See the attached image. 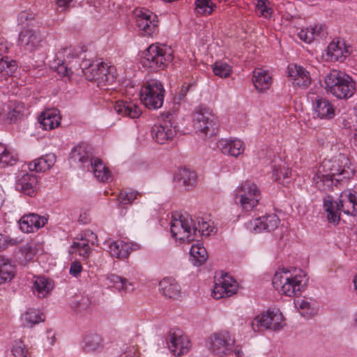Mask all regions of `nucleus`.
<instances>
[{"label":"nucleus","mask_w":357,"mask_h":357,"mask_svg":"<svg viewBox=\"0 0 357 357\" xmlns=\"http://www.w3.org/2000/svg\"><path fill=\"white\" fill-rule=\"evenodd\" d=\"M353 175L349 158L339 153L331 159H325L313 176V182L322 191L333 190V186Z\"/></svg>","instance_id":"f257e3e1"},{"label":"nucleus","mask_w":357,"mask_h":357,"mask_svg":"<svg viewBox=\"0 0 357 357\" xmlns=\"http://www.w3.org/2000/svg\"><path fill=\"white\" fill-rule=\"evenodd\" d=\"M324 82L326 91L338 99H348L356 91V84L351 77L337 70L328 73Z\"/></svg>","instance_id":"f03ea898"},{"label":"nucleus","mask_w":357,"mask_h":357,"mask_svg":"<svg viewBox=\"0 0 357 357\" xmlns=\"http://www.w3.org/2000/svg\"><path fill=\"white\" fill-rule=\"evenodd\" d=\"M173 50L166 45L152 44L144 52L142 63L153 70L164 69L173 61Z\"/></svg>","instance_id":"7ed1b4c3"},{"label":"nucleus","mask_w":357,"mask_h":357,"mask_svg":"<svg viewBox=\"0 0 357 357\" xmlns=\"http://www.w3.org/2000/svg\"><path fill=\"white\" fill-rule=\"evenodd\" d=\"M197 226L188 213L172 216L170 231L172 237L180 241L190 243L196 239Z\"/></svg>","instance_id":"20e7f679"},{"label":"nucleus","mask_w":357,"mask_h":357,"mask_svg":"<svg viewBox=\"0 0 357 357\" xmlns=\"http://www.w3.org/2000/svg\"><path fill=\"white\" fill-rule=\"evenodd\" d=\"M303 278L300 275H293L289 271L276 272L273 278V285L282 294L294 296L300 294L303 288Z\"/></svg>","instance_id":"39448f33"},{"label":"nucleus","mask_w":357,"mask_h":357,"mask_svg":"<svg viewBox=\"0 0 357 357\" xmlns=\"http://www.w3.org/2000/svg\"><path fill=\"white\" fill-rule=\"evenodd\" d=\"M84 76L88 80L97 82L98 86L105 90L110 89L116 80L115 68L102 61L92 64Z\"/></svg>","instance_id":"423d86ee"},{"label":"nucleus","mask_w":357,"mask_h":357,"mask_svg":"<svg viewBox=\"0 0 357 357\" xmlns=\"http://www.w3.org/2000/svg\"><path fill=\"white\" fill-rule=\"evenodd\" d=\"M164 92L165 90L161 82L151 80L142 87L140 99L147 108L158 109L163 104Z\"/></svg>","instance_id":"0eeeda50"},{"label":"nucleus","mask_w":357,"mask_h":357,"mask_svg":"<svg viewBox=\"0 0 357 357\" xmlns=\"http://www.w3.org/2000/svg\"><path fill=\"white\" fill-rule=\"evenodd\" d=\"M209 350L220 357L233 353L235 339L228 331L215 333L208 338Z\"/></svg>","instance_id":"6e6552de"},{"label":"nucleus","mask_w":357,"mask_h":357,"mask_svg":"<svg viewBox=\"0 0 357 357\" xmlns=\"http://www.w3.org/2000/svg\"><path fill=\"white\" fill-rule=\"evenodd\" d=\"M284 326V318L279 310H268L257 316L251 322L254 331H261L264 329L278 331Z\"/></svg>","instance_id":"1a4fd4ad"},{"label":"nucleus","mask_w":357,"mask_h":357,"mask_svg":"<svg viewBox=\"0 0 357 357\" xmlns=\"http://www.w3.org/2000/svg\"><path fill=\"white\" fill-rule=\"evenodd\" d=\"M194 127L204 137L215 133L217 123L212 111L208 107H199L193 114Z\"/></svg>","instance_id":"9d476101"},{"label":"nucleus","mask_w":357,"mask_h":357,"mask_svg":"<svg viewBox=\"0 0 357 357\" xmlns=\"http://www.w3.org/2000/svg\"><path fill=\"white\" fill-rule=\"evenodd\" d=\"M238 198L243 209L249 211L258 204L261 192L255 183L247 181L238 188L236 195Z\"/></svg>","instance_id":"9b49d317"},{"label":"nucleus","mask_w":357,"mask_h":357,"mask_svg":"<svg viewBox=\"0 0 357 357\" xmlns=\"http://www.w3.org/2000/svg\"><path fill=\"white\" fill-rule=\"evenodd\" d=\"M165 341L169 351L175 356L187 354L191 347L188 337L178 328L169 330L165 337Z\"/></svg>","instance_id":"f8f14e48"},{"label":"nucleus","mask_w":357,"mask_h":357,"mask_svg":"<svg viewBox=\"0 0 357 357\" xmlns=\"http://www.w3.org/2000/svg\"><path fill=\"white\" fill-rule=\"evenodd\" d=\"M44 33L36 28L23 29L19 33L17 44L24 51L35 52L42 46Z\"/></svg>","instance_id":"ddd939ff"},{"label":"nucleus","mask_w":357,"mask_h":357,"mask_svg":"<svg viewBox=\"0 0 357 357\" xmlns=\"http://www.w3.org/2000/svg\"><path fill=\"white\" fill-rule=\"evenodd\" d=\"M136 16L137 26L142 35L150 36L158 32V20L155 14L142 8L137 11Z\"/></svg>","instance_id":"4468645a"},{"label":"nucleus","mask_w":357,"mask_h":357,"mask_svg":"<svg viewBox=\"0 0 357 357\" xmlns=\"http://www.w3.org/2000/svg\"><path fill=\"white\" fill-rule=\"evenodd\" d=\"M176 128L171 115H167L162 123L152 127L151 135L157 143L165 144L173 139L176 132Z\"/></svg>","instance_id":"2eb2a0df"},{"label":"nucleus","mask_w":357,"mask_h":357,"mask_svg":"<svg viewBox=\"0 0 357 357\" xmlns=\"http://www.w3.org/2000/svg\"><path fill=\"white\" fill-rule=\"evenodd\" d=\"M279 223L280 219L275 214H267L248 221L245 226L252 232L260 233L262 231H274Z\"/></svg>","instance_id":"dca6fc26"},{"label":"nucleus","mask_w":357,"mask_h":357,"mask_svg":"<svg viewBox=\"0 0 357 357\" xmlns=\"http://www.w3.org/2000/svg\"><path fill=\"white\" fill-rule=\"evenodd\" d=\"M93 158L91 146L84 143L75 146L70 153V161L84 169H89V163Z\"/></svg>","instance_id":"f3484780"},{"label":"nucleus","mask_w":357,"mask_h":357,"mask_svg":"<svg viewBox=\"0 0 357 357\" xmlns=\"http://www.w3.org/2000/svg\"><path fill=\"white\" fill-rule=\"evenodd\" d=\"M237 291V282L231 276L225 274L214 284L212 296L215 299L229 297Z\"/></svg>","instance_id":"a211bd4d"},{"label":"nucleus","mask_w":357,"mask_h":357,"mask_svg":"<svg viewBox=\"0 0 357 357\" xmlns=\"http://www.w3.org/2000/svg\"><path fill=\"white\" fill-rule=\"evenodd\" d=\"M15 188L26 195L35 196L39 188L37 177L33 174L19 175L16 181Z\"/></svg>","instance_id":"6ab92c4d"},{"label":"nucleus","mask_w":357,"mask_h":357,"mask_svg":"<svg viewBox=\"0 0 357 357\" xmlns=\"http://www.w3.org/2000/svg\"><path fill=\"white\" fill-rule=\"evenodd\" d=\"M288 76L294 86L307 87L311 83L309 72L296 64H289L287 67Z\"/></svg>","instance_id":"aec40b11"},{"label":"nucleus","mask_w":357,"mask_h":357,"mask_svg":"<svg viewBox=\"0 0 357 357\" xmlns=\"http://www.w3.org/2000/svg\"><path fill=\"white\" fill-rule=\"evenodd\" d=\"M62 55L64 59L63 60H59L56 70L61 76L70 79L71 75L75 73V66L70 61V58L73 57L74 53L71 47H66L57 53V59H59Z\"/></svg>","instance_id":"412c9836"},{"label":"nucleus","mask_w":357,"mask_h":357,"mask_svg":"<svg viewBox=\"0 0 357 357\" xmlns=\"http://www.w3.org/2000/svg\"><path fill=\"white\" fill-rule=\"evenodd\" d=\"M312 102L313 114L316 116L325 119L335 116L334 106L328 99L317 96Z\"/></svg>","instance_id":"4be33fe9"},{"label":"nucleus","mask_w":357,"mask_h":357,"mask_svg":"<svg viewBox=\"0 0 357 357\" xmlns=\"http://www.w3.org/2000/svg\"><path fill=\"white\" fill-rule=\"evenodd\" d=\"M47 219L36 213L23 215L20 222V228L24 233H31L44 227Z\"/></svg>","instance_id":"5701e85b"},{"label":"nucleus","mask_w":357,"mask_h":357,"mask_svg":"<svg viewBox=\"0 0 357 357\" xmlns=\"http://www.w3.org/2000/svg\"><path fill=\"white\" fill-rule=\"evenodd\" d=\"M97 241V236L91 231H86L81 234V238L75 241L72 245L79 252V255L84 258L88 257L91 252V245Z\"/></svg>","instance_id":"b1692460"},{"label":"nucleus","mask_w":357,"mask_h":357,"mask_svg":"<svg viewBox=\"0 0 357 357\" xmlns=\"http://www.w3.org/2000/svg\"><path fill=\"white\" fill-rule=\"evenodd\" d=\"M218 148L224 154L238 157L244 152L245 146L240 139H221L217 142Z\"/></svg>","instance_id":"393cba45"},{"label":"nucleus","mask_w":357,"mask_h":357,"mask_svg":"<svg viewBox=\"0 0 357 357\" xmlns=\"http://www.w3.org/2000/svg\"><path fill=\"white\" fill-rule=\"evenodd\" d=\"M351 53V47L340 40H333L327 47V55L331 60L342 62Z\"/></svg>","instance_id":"a878e982"},{"label":"nucleus","mask_w":357,"mask_h":357,"mask_svg":"<svg viewBox=\"0 0 357 357\" xmlns=\"http://www.w3.org/2000/svg\"><path fill=\"white\" fill-rule=\"evenodd\" d=\"M114 109L119 115L131 119H137L142 114L139 106L132 101L118 100L115 102Z\"/></svg>","instance_id":"bb28decb"},{"label":"nucleus","mask_w":357,"mask_h":357,"mask_svg":"<svg viewBox=\"0 0 357 357\" xmlns=\"http://www.w3.org/2000/svg\"><path fill=\"white\" fill-rule=\"evenodd\" d=\"M60 112L57 109H49L44 111L40 117V123L44 130H52L61 123Z\"/></svg>","instance_id":"cd10ccee"},{"label":"nucleus","mask_w":357,"mask_h":357,"mask_svg":"<svg viewBox=\"0 0 357 357\" xmlns=\"http://www.w3.org/2000/svg\"><path fill=\"white\" fill-rule=\"evenodd\" d=\"M340 209L347 215H354L357 213V196L350 191H344L339 197Z\"/></svg>","instance_id":"c85d7f7f"},{"label":"nucleus","mask_w":357,"mask_h":357,"mask_svg":"<svg viewBox=\"0 0 357 357\" xmlns=\"http://www.w3.org/2000/svg\"><path fill=\"white\" fill-rule=\"evenodd\" d=\"M86 170L92 172L101 182H108L111 179V172L99 158L94 157L89 163V169Z\"/></svg>","instance_id":"c756f323"},{"label":"nucleus","mask_w":357,"mask_h":357,"mask_svg":"<svg viewBox=\"0 0 357 357\" xmlns=\"http://www.w3.org/2000/svg\"><path fill=\"white\" fill-rule=\"evenodd\" d=\"M108 284L116 289L120 293H127L134 290V284L126 278L116 274H109L106 277Z\"/></svg>","instance_id":"7c9ffc66"},{"label":"nucleus","mask_w":357,"mask_h":357,"mask_svg":"<svg viewBox=\"0 0 357 357\" xmlns=\"http://www.w3.org/2000/svg\"><path fill=\"white\" fill-rule=\"evenodd\" d=\"M162 294L169 298L177 299L181 296V287L175 279L165 278L159 283Z\"/></svg>","instance_id":"2f4dec72"},{"label":"nucleus","mask_w":357,"mask_h":357,"mask_svg":"<svg viewBox=\"0 0 357 357\" xmlns=\"http://www.w3.org/2000/svg\"><path fill=\"white\" fill-rule=\"evenodd\" d=\"M324 208L327 212V218L330 222L338 223L340 220L342 211L340 209V199L334 201L331 196H326L324 199Z\"/></svg>","instance_id":"473e14b6"},{"label":"nucleus","mask_w":357,"mask_h":357,"mask_svg":"<svg viewBox=\"0 0 357 357\" xmlns=\"http://www.w3.org/2000/svg\"><path fill=\"white\" fill-rule=\"evenodd\" d=\"M174 181L179 185L193 187L197 183V175L194 171L187 168H182L175 173Z\"/></svg>","instance_id":"72a5a7b5"},{"label":"nucleus","mask_w":357,"mask_h":357,"mask_svg":"<svg viewBox=\"0 0 357 357\" xmlns=\"http://www.w3.org/2000/svg\"><path fill=\"white\" fill-rule=\"evenodd\" d=\"M253 84L259 91H265L271 86L272 78L267 70L256 68L253 72Z\"/></svg>","instance_id":"f704fd0d"},{"label":"nucleus","mask_w":357,"mask_h":357,"mask_svg":"<svg viewBox=\"0 0 357 357\" xmlns=\"http://www.w3.org/2000/svg\"><path fill=\"white\" fill-rule=\"evenodd\" d=\"M56 162L54 154H46L40 157L28 164V168L30 171L45 172L50 169Z\"/></svg>","instance_id":"c9c22d12"},{"label":"nucleus","mask_w":357,"mask_h":357,"mask_svg":"<svg viewBox=\"0 0 357 357\" xmlns=\"http://www.w3.org/2000/svg\"><path fill=\"white\" fill-rule=\"evenodd\" d=\"M2 112H6V120L9 123H13L23 116L24 106L23 104L4 105L3 108H0V118L3 119H4V116Z\"/></svg>","instance_id":"e433bc0d"},{"label":"nucleus","mask_w":357,"mask_h":357,"mask_svg":"<svg viewBox=\"0 0 357 357\" xmlns=\"http://www.w3.org/2000/svg\"><path fill=\"white\" fill-rule=\"evenodd\" d=\"M131 251V245L122 241H113L109 245L110 255L119 259L127 258Z\"/></svg>","instance_id":"4c0bfd02"},{"label":"nucleus","mask_w":357,"mask_h":357,"mask_svg":"<svg viewBox=\"0 0 357 357\" xmlns=\"http://www.w3.org/2000/svg\"><path fill=\"white\" fill-rule=\"evenodd\" d=\"M15 275V266L10 259L0 255V284L10 282Z\"/></svg>","instance_id":"58836bf2"},{"label":"nucleus","mask_w":357,"mask_h":357,"mask_svg":"<svg viewBox=\"0 0 357 357\" xmlns=\"http://www.w3.org/2000/svg\"><path fill=\"white\" fill-rule=\"evenodd\" d=\"M54 283L52 280L44 277H36L33 282L34 293L40 298L47 297L52 291Z\"/></svg>","instance_id":"ea45409f"},{"label":"nucleus","mask_w":357,"mask_h":357,"mask_svg":"<svg viewBox=\"0 0 357 357\" xmlns=\"http://www.w3.org/2000/svg\"><path fill=\"white\" fill-rule=\"evenodd\" d=\"M324 28L322 26L315 25L310 28L301 29L297 36L301 40L306 43H310L318 37L324 36Z\"/></svg>","instance_id":"a19ab883"},{"label":"nucleus","mask_w":357,"mask_h":357,"mask_svg":"<svg viewBox=\"0 0 357 357\" xmlns=\"http://www.w3.org/2000/svg\"><path fill=\"white\" fill-rule=\"evenodd\" d=\"M84 350L87 353L100 351L104 348V340L98 334L86 335L84 339Z\"/></svg>","instance_id":"79ce46f5"},{"label":"nucleus","mask_w":357,"mask_h":357,"mask_svg":"<svg viewBox=\"0 0 357 357\" xmlns=\"http://www.w3.org/2000/svg\"><path fill=\"white\" fill-rule=\"evenodd\" d=\"M24 326L33 327L45 320V316L39 310L29 308L22 316Z\"/></svg>","instance_id":"37998d69"},{"label":"nucleus","mask_w":357,"mask_h":357,"mask_svg":"<svg viewBox=\"0 0 357 357\" xmlns=\"http://www.w3.org/2000/svg\"><path fill=\"white\" fill-rule=\"evenodd\" d=\"M190 255L194 261V264L198 266L202 265L208 257L206 248L199 243L191 246Z\"/></svg>","instance_id":"c03bdc74"},{"label":"nucleus","mask_w":357,"mask_h":357,"mask_svg":"<svg viewBox=\"0 0 357 357\" xmlns=\"http://www.w3.org/2000/svg\"><path fill=\"white\" fill-rule=\"evenodd\" d=\"M273 175L276 181L288 183L287 180L291 177V170L284 163H281L273 167Z\"/></svg>","instance_id":"a18cd8bd"},{"label":"nucleus","mask_w":357,"mask_h":357,"mask_svg":"<svg viewBox=\"0 0 357 357\" xmlns=\"http://www.w3.org/2000/svg\"><path fill=\"white\" fill-rule=\"evenodd\" d=\"M36 255L34 248L31 244H26L22 246L18 252L17 260L21 265H26L33 260Z\"/></svg>","instance_id":"49530a36"},{"label":"nucleus","mask_w":357,"mask_h":357,"mask_svg":"<svg viewBox=\"0 0 357 357\" xmlns=\"http://www.w3.org/2000/svg\"><path fill=\"white\" fill-rule=\"evenodd\" d=\"M17 20L19 24L24 27L23 29L38 28L40 24L35 19L33 13L26 10L22 11L19 14Z\"/></svg>","instance_id":"de8ad7c7"},{"label":"nucleus","mask_w":357,"mask_h":357,"mask_svg":"<svg viewBox=\"0 0 357 357\" xmlns=\"http://www.w3.org/2000/svg\"><path fill=\"white\" fill-rule=\"evenodd\" d=\"M17 68V63L15 60L8 56L0 59V73L5 78L12 76L15 73Z\"/></svg>","instance_id":"09e8293b"},{"label":"nucleus","mask_w":357,"mask_h":357,"mask_svg":"<svg viewBox=\"0 0 357 357\" xmlns=\"http://www.w3.org/2000/svg\"><path fill=\"white\" fill-rule=\"evenodd\" d=\"M17 158L8 151L3 144H0V167L4 168L7 166H12L15 164Z\"/></svg>","instance_id":"8fccbe9b"},{"label":"nucleus","mask_w":357,"mask_h":357,"mask_svg":"<svg viewBox=\"0 0 357 357\" xmlns=\"http://www.w3.org/2000/svg\"><path fill=\"white\" fill-rule=\"evenodd\" d=\"M213 71L215 75L221 78H226L231 75V68L227 63L218 61L213 66Z\"/></svg>","instance_id":"3c124183"},{"label":"nucleus","mask_w":357,"mask_h":357,"mask_svg":"<svg viewBox=\"0 0 357 357\" xmlns=\"http://www.w3.org/2000/svg\"><path fill=\"white\" fill-rule=\"evenodd\" d=\"M294 304L303 316L311 317L315 313V310L312 307L310 303L305 299H296Z\"/></svg>","instance_id":"603ef678"},{"label":"nucleus","mask_w":357,"mask_h":357,"mask_svg":"<svg viewBox=\"0 0 357 357\" xmlns=\"http://www.w3.org/2000/svg\"><path fill=\"white\" fill-rule=\"evenodd\" d=\"M195 5L197 12L201 15H210L213 10L214 4L210 0H196Z\"/></svg>","instance_id":"864d4df0"},{"label":"nucleus","mask_w":357,"mask_h":357,"mask_svg":"<svg viewBox=\"0 0 357 357\" xmlns=\"http://www.w3.org/2000/svg\"><path fill=\"white\" fill-rule=\"evenodd\" d=\"M11 351L15 357H31L28 349L21 340L14 342Z\"/></svg>","instance_id":"5fc2aeb1"},{"label":"nucleus","mask_w":357,"mask_h":357,"mask_svg":"<svg viewBox=\"0 0 357 357\" xmlns=\"http://www.w3.org/2000/svg\"><path fill=\"white\" fill-rule=\"evenodd\" d=\"M140 195L139 192L135 190L121 192L119 195V201L123 205L131 204L137 199V197L140 196Z\"/></svg>","instance_id":"6e6d98bb"},{"label":"nucleus","mask_w":357,"mask_h":357,"mask_svg":"<svg viewBox=\"0 0 357 357\" xmlns=\"http://www.w3.org/2000/svg\"><path fill=\"white\" fill-rule=\"evenodd\" d=\"M256 7L260 12V15L270 18L273 13V10L270 7V1L268 0H257Z\"/></svg>","instance_id":"4d7b16f0"},{"label":"nucleus","mask_w":357,"mask_h":357,"mask_svg":"<svg viewBox=\"0 0 357 357\" xmlns=\"http://www.w3.org/2000/svg\"><path fill=\"white\" fill-rule=\"evenodd\" d=\"M21 240L17 238H12L10 236L0 234V251H3L8 247L18 245Z\"/></svg>","instance_id":"13d9d810"},{"label":"nucleus","mask_w":357,"mask_h":357,"mask_svg":"<svg viewBox=\"0 0 357 357\" xmlns=\"http://www.w3.org/2000/svg\"><path fill=\"white\" fill-rule=\"evenodd\" d=\"M215 227L211 226L209 222L204 221L203 220L199 221L198 227H197L196 229V237L198 234L201 236H208L213 231Z\"/></svg>","instance_id":"bf43d9fd"},{"label":"nucleus","mask_w":357,"mask_h":357,"mask_svg":"<svg viewBox=\"0 0 357 357\" xmlns=\"http://www.w3.org/2000/svg\"><path fill=\"white\" fill-rule=\"evenodd\" d=\"M94 63H96V61L91 62L90 60L84 59L81 63H79L78 61H75V63H73L75 73L77 75L82 73L85 75L86 71L89 70L91 66Z\"/></svg>","instance_id":"052dcab7"},{"label":"nucleus","mask_w":357,"mask_h":357,"mask_svg":"<svg viewBox=\"0 0 357 357\" xmlns=\"http://www.w3.org/2000/svg\"><path fill=\"white\" fill-rule=\"evenodd\" d=\"M192 85V84H188L186 86L185 85H183L181 86V89L179 93L174 98L175 101H177V102L179 103L180 101L184 100V98H185V96H186V95H187V93H188V92L189 91L190 87Z\"/></svg>","instance_id":"680f3d73"},{"label":"nucleus","mask_w":357,"mask_h":357,"mask_svg":"<svg viewBox=\"0 0 357 357\" xmlns=\"http://www.w3.org/2000/svg\"><path fill=\"white\" fill-rule=\"evenodd\" d=\"M82 270V265L79 262H73L70 268V274L74 277H77Z\"/></svg>","instance_id":"e2e57ef3"},{"label":"nucleus","mask_w":357,"mask_h":357,"mask_svg":"<svg viewBox=\"0 0 357 357\" xmlns=\"http://www.w3.org/2000/svg\"><path fill=\"white\" fill-rule=\"evenodd\" d=\"M339 121L343 128L349 129L351 128L353 123L351 117H349L348 116H342L340 118Z\"/></svg>","instance_id":"0e129e2a"},{"label":"nucleus","mask_w":357,"mask_h":357,"mask_svg":"<svg viewBox=\"0 0 357 357\" xmlns=\"http://www.w3.org/2000/svg\"><path fill=\"white\" fill-rule=\"evenodd\" d=\"M47 338L49 341V345L52 346L55 342V335L51 330L47 332Z\"/></svg>","instance_id":"69168bd1"},{"label":"nucleus","mask_w":357,"mask_h":357,"mask_svg":"<svg viewBox=\"0 0 357 357\" xmlns=\"http://www.w3.org/2000/svg\"><path fill=\"white\" fill-rule=\"evenodd\" d=\"M73 0H56V3L59 7H66Z\"/></svg>","instance_id":"338daca9"},{"label":"nucleus","mask_w":357,"mask_h":357,"mask_svg":"<svg viewBox=\"0 0 357 357\" xmlns=\"http://www.w3.org/2000/svg\"><path fill=\"white\" fill-rule=\"evenodd\" d=\"M233 352H234L236 356H238V357L241 356L242 354H243L242 350L241 349H236L235 348V345L234 346V351H233Z\"/></svg>","instance_id":"774afa93"}]
</instances>
